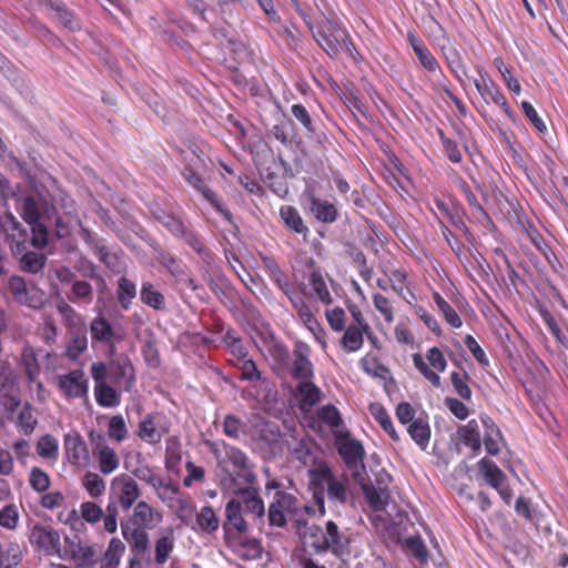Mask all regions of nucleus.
Segmentation results:
<instances>
[{
  "mask_svg": "<svg viewBox=\"0 0 568 568\" xmlns=\"http://www.w3.org/2000/svg\"><path fill=\"white\" fill-rule=\"evenodd\" d=\"M219 470L223 474V487L229 490L234 486L256 481L254 465L248 456L240 448L232 446L224 440L210 444Z\"/></svg>",
  "mask_w": 568,
  "mask_h": 568,
  "instance_id": "nucleus-1",
  "label": "nucleus"
},
{
  "mask_svg": "<svg viewBox=\"0 0 568 568\" xmlns=\"http://www.w3.org/2000/svg\"><path fill=\"white\" fill-rule=\"evenodd\" d=\"M55 214V206L41 195L24 196L20 205V215L31 227V244L38 250L48 245L49 232L47 222Z\"/></svg>",
  "mask_w": 568,
  "mask_h": 568,
  "instance_id": "nucleus-2",
  "label": "nucleus"
},
{
  "mask_svg": "<svg viewBox=\"0 0 568 568\" xmlns=\"http://www.w3.org/2000/svg\"><path fill=\"white\" fill-rule=\"evenodd\" d=\"M314 514L313 507L304 504L295 495L277 490L268 508V521L272 526L283 527L286 524V517H290L295 527L297 519H304V515Z\"/></svg>",
  "mask_w": 568,
  "mask_h": 568,
  "instance_id": "nucleus-3",
  "label": "nucleus"
},
{
  "mask_svg": "<svg viewBox=\"0 0 568 568\" xmlns=\"http://www.w3.org/2000/svg\"><path fill=\"white\" fill-rule=\"evenodd\" d=\"M316 42L329 55H336L344 47L354 57V44L345 30L341 29L334 21H325L318 31L314 33Z\"/></svg>",
  "mask_w": 568,
  "mask_h": 568,
  "instance_id": "nucleus-4",
  "label": "nucleus"
},
{
  "mask_svg": "<svg viewBox=\"0 0 568 568\" xmlns=\"http://www.w3.org/2000/svg\"><path fill=\"white\" fill-rule=\"evenodd\" d=\"M92 346H104L108 356L116 354V344L123 341V333L114 327L103 315H98L90 323Z\"/></svg>",
  "mask_w": 568,
  "mask_h": 568,
  "instance_id": "nucleus-5",
  "label": "nucleus"
},
{
  "mask_svg": "<svg viewBox=\"0 0 568 568\" xmlns=\"http://www.w3.org/2000/svg\"><path fill=\"white\" fill-rule=\"evenodd\" d=\"M89 438L92 457L98 464L100 474L106 476L116 471L120 467V456L116 450L110 446L105 437L101 434L91 432Z\"/></svg>",
  "mask_w": 568,
  "mask_h": 568,
  "instance_id": "nucleus-6",
  "label": "nucleus"
},
{
  "mask_svg": "<svg viewBox=\"0 0 568 568\" xmlns=\"http://www.w3.org/2000/svg\"><path fill=\"white\" fill-rule=\"evenodd\" d=\"M141 495L139 485L128 474H120L110 483V498L112 504H119L123 510H129Z\"/></svg>",
  "mask_w": 568,
  "mask_h": 568,
  "instance_id": "nucleus-7",
  "label": "nucleus"
},
{
  "mask_svg": "<svg viewBox=\"0 0 568 568\" xmlns=\"http://www.w3.org/2000/svg\"><path fill=\"white\" fill-rule=\"evenodd\" d=\"M294 530L302 546L301 551H312L314 555L327 552L324 528L306 519H297Z\"/></svg>",
  "mask_w": 568,
  "mask_h": 568,
  "instance_id": "nucleus-8",
  "label": "nucleus"
},
{
  "mask_svg": "<svg viewBox=\"0 0 568 568\" xmlns=\"http://www.w3.org/2000/svg\"><path fill=\"white\" fill-rule=\"evenodd\" d=\"M65 550L77 568H94L101 554V548L82 541L78 536L65 538Z\"/></svg>",
  "mask_w": 568,
  "mask_h": 568,
  "instance_id": "nucleus-9",
  "label": "nucleus"
},
{
  "mask_svg": "<svg viewBox=\"0 0 568 568\" xmlns=\"http://www.w3.org/2000/svg\"><path fill=\"white\" fill-rule=\"evenodd\" d=\"M65 458L77 468H87L91 464V454L82 436L77 433H68L63 438Z\"/></svg>",
  "mask_w": 568,
  "mask_h": 568,
  "instance_id": "nucleus-10",
  "label": "nucleus"
},
{
  "mask_svg": "<svg viewBox=\"0 0 568 568\" xmlns=\"http://www.w3.org/2000/svg\"><path fill=\"white\" fill-rule=\"evenodd\" d=\"M170 432V423L165 415L154 413L146 415L139 423L138 436L148 444H159L162 437Z\"/></svg>",
  "mask_w": 568,
  "mask_h": 568,
  "instance_id": "nucleus-11",
  "label": "nucleus"
},
{
  "mask_svg": "<svg viewBox=\"0 0 568 568\" xmlns=\"http://www.w3.org/2000/svg\"><path fill=\"white\" fill-rule=\"evenodd\" d=\"M337 452L349 469H356L363 462V445L353 438L347 430L334 437Z\"/></svg>",
  "mask_w": 568,
  "mask_h": 568,
  "instance_id": "nucleus-12",
  "label": "nucleus"
},
{
  "mask_svg": "<svg viewBox=\"0 0 568 568\" xmlns=\"http://www.w3.org/2000/svg\"><path fill=\"white\" fill-rule=\"evenodd\" d=\"M1 227L10 243L14 255L22 254L27 250L28 231L21 225L12 213H7L1 220Z\"/></svg>",
  "mask_w": 568,
  "mask_h": 568,
  "instance_id": "nucleus-13",
  "label": "nucleus"
},
{
  "mask_svg": "<svg viewBox=\"0 0 568 568\" xmlns=\"http://www.w3.org/2000/svg\"><path fill=\"white\" fill-rule=\"evenodd\" d=\"M30 541L49 556L59 555L61 551L60 535L50 526L34 525L30 532Z\"/></svg>",
  "mask_w": 568,
  "mask_h": 568,
  "instance_id": "nucleus-14",
  "label": "nucleus"
},
{
  "mask_svg": "<svg viewBox=\"0 0 568 568\" xmlns=\"http://www.w3.org/2000/svg\"><path fill=\"white\" fill-rule=\"evenodd\" d=\"M110 357L109 374L112 382L120 387L123 386L125 390H130L134 384V368L130 358L125 355L116 356V354Z\"/></svg>",
  "mask_w": 568,
  "mask_h": 568,
  "instance_id": "nucleus-15",
  "label": "nucleus"
},
{
  "mask_svg": "<svg viewBox=\"0 0 568 568\" xmlns=\"http://www.w3.org/2000/svg\"><path fill=\"white\" fill-rule=\"evenodd\" d=\"M256 484L257 480L255 483L243 484L240 486L233 485V488L227 491L237 496L240 498L239 500H241V504L243 503L245 505L248 513L257 518H262L265 513V507Z\"/></svg>",
  "mask_w": 568,
  "mask_h": 568,
  "instance_id": "nucleus-16",
  "label": "nucleus"
},
{
  "mask_svg": "<svg viewBox=\"0 0 568 568\" xmlns=\"http://www.w3.org/2000/svg\"><path fill=\"white\" fill-rule=\"evenodd\" d=\"M326 550L331 551L337 558L343 559L349 555V537L341 530L333 520H327L324 525Z\"/></svg>",
  "mask_w": 568,
  "mask_h": 568,
  "instance_id": "nucleus-17",
  "label": "nucleus"
},
{
  "mask_svg": "<svg viewBox=\"0 0 568 568\" xmlns=\"http://www.w3.org/2000/svg\"><path fill=\"white\" fill-rule=\"evenodd\" d=\"M322 395L321 388L312 379L298 382L294 393L298 408L304 413L311 412L322 400Z\"/></svg>",
  "mask_w": 568,
  "mask_h": 568,
  "instance_id": "nucleus-18",
  "label": "nucleus"
},
{
  "mask_svg": "<svg viewBox=\"0 0 568 568\" xmlns=\"http://www.w3.org/2000/svg\"><path fill=\"white\" fill-rule=\"evenodd\" d=\"M58 386L61 392L70 398L82 397L88 390L87 379L81 369H75L60 376Z\"/></svg>",
  "mask_w": 568,
  "mask_h": 568,
  "instance_id": "nucleus-19",
  "label": "nucleus"
},
{
  "mask_svg": "<svg viewBox=\"0 0 568 568\" xmlns=\"http://www.w3.org/2000/svg\"><path fill=\"white\" fill-rule=\"evenodd\" d=\"M292 376L295 379L307 381L314 377L313 364L310 361V349L304 344L296 345L293 351Z\"/></svg>",
  "mask_w": 568,
  "mask_h": 568,
  "instance_id": "nucleus-20",
  "label": "nucleus"
},
{
  "mask_svg": "<svg viewBox=\"0 0 568 568\" xmlns=\"http://www.w3.org/2000/svg\"><path fill=\"white\" fill-rule=\"evenodd\" d=\"M312 483L320 487L314 491V498L318 506L320 516L326 514L324 504V488L335 477L332 469L326 464H320L316 468L310 470Z\"/></svg>",
  "mask_w": 568,
  "mask_h": 568,
  "instance_id": "nucleus-21",
  "label": "nucleus"
},
{
  "mask_svg": "<svg viewBox=\"0 0 568 568\" xmlns=\"http://www.w3.org/2000/svg\"><path fill=\"white\" fill-rule=\"evenodd\" d=\"M182 175L191 186L197 190L221 214L230 220V212L220 204L216 194L204 184L201 176H199L192 168H185L182 171Z\"/></svg>",
  "mask_w": 568,
  "mask_h": 568,
  "instance_id": "nucleus-22",
  "label": "nucleus"
},
{
  "mask_svg": "<svg viewBox=\"0 0 568 568\" xmlns=\"http://www.w3.org/2000/svg\"><path fill=\"white\" fill-rule=\"evenodd\" d=\"M480 420L485 428L484 433V445L487 453L491 456H496L500 453L505 445L503 435L498 426L488 416H481Z\"/></svg>",
  "mask_w": 568,
  "mask_h": 568,
  "instance_id": "nucleus-23",
  "label": "nucleus"
},
{
  "mask_svg": "<svg viewBox=\"0 0 568 568\" xmlns=\"http://www.w3.org/2000/svg\"><path fill=\"white\" fill-rule=\"evenodd\" d=\"M8 290L14 301L21 305L37 308L41 305V301L31 294L21 276H11L8 282Z\"/></svg>",
  "mask_w": 568,
  "mask_h": 568,
  "instance_id": "nucleus-24",
  "label": "nucleus"
},
{
  "mask_svg": "<svg viewBox=\"0 0 568 568\" xmlns=\"http://www.w3.org/2000/svg\"><path fill=\"white\" fill-rule=\"evenodd\" d=\"M310 210L314 217L323 223H334L338 217L334 202L315 195L310 196Z\"/></svg>",
  "mask_w": 568,
  "mask_h": 568,
  "instance_id": "nucleus-25",
  "label": "nucleus"
},
{
  "mask_svg": "<svg viewBox=\"0 0 568 568\" xmlns=\"http://www.w3.org/2000/svg\"><path fill=\"white\" fill-rule=\"evenodd\" d=\"M225 516L223 526L226 531L245 532L247 530V523L242 515L241 500L232 498L225 506Z\"/></svg>",
  "mask_w": 568,
  "mask_h": 568,
  "instance_id": "nucleus-26",
  "label": "nucleus"
},
{
  "mask_svg": "<svg viewBox=\"0 0 568 568\" xmlns=\"http://www.w3.org/2000/svg\"><path fill=\"white\" fill-rule=\"evenodd\" d=\"M317 416L322 423L331 428L334 437L347 430L339 410L332 404L323 405L317 410Z\"/></svg>",
  "mask_w": 568,
  "mask_h": 568,
  "instance_id": "nucleus-27",
  "label": "nucleus"
},
{
  "mask_svg": "<svg viewBox=\"0 0 568 568\" xmlns=\"http://www.w3.org/2000/svg\"><path fill=\"white\" fill-rule=\"evenodd\" d=\"M407 39L409 44L412 45L414 53L418 58L420 64L432 73L438 71V62L432 54V52L427 49V47L424 44V42L414 33H408Z\"/></svg>",
  "mask_w": 568,
  "mask_h": 568,
  "instance_id": "nucleus-28",
  "label": "nucleus"
},
{
  "mask_svg": "<svg viewBox=\"0 0 568 568\" xmlns=\"http://www.w3.org/2000/svg\"><path fill=\"white\" fill-rule=\"evenodd\" d=\"M478 469L487 485L491 488H498L507 481L505 473L496 465L495 462L484 457L477 463Z\"/></svg>",
  "mask_w": 568,
  "mask_h": 568,
  "instance_id": "nucleus-29",
  "label": "nucleus"
},
{
  "mask_svg": "<svg viewBox=\"0 0 568 568\" xmlns=\"http://www.w3.org/2000/svg\"><path fill=\"white\" fill-rule=\"evenodd\" d=\"M474 84L487 103L493 102L500 106L507 105L505 97L498 87L488 77L481 74V80L475 79Z\"/></svg>",
  "mask_w": 568,
  "mask_h": 568,
  "instance_id": "nucleus-30",
  "label": "nucleus"
},
{
  "mask_svg": "<svg viewBox=\"0 0 568 568\" xmlns=\"http://www.w3.org/2000/svg\"><path fill=\"white\" fill-rule=\"evenodd\" d=\"M38 355L31 345H26L21 351L20 365L30 383L37 382L41 372Z\"/></svg>",
  "mask_w": 568,
  "mask_h": 568,
  "instance_id": "nucleus-31",
  "label": "nucleus"
},
{
  "mask_svg": "<svg viewBox=\"0 0 568 568\" xmlns=\"http://www.w3.org/2000/svg\"><path fill=\"white\" fill-rule=\"evenodd\" d=\"M308 283L312 287L311 296H315L325 305L333 303V296L328 290L325 275L320 268L313 270L308 275Z\"/></svg>",
  "mask_w": 568,
  "mask_h": 568,
  "instance_id": "nucleus-32",
  "label": "nucleus"
},
{
  "mask_svg": "<svg viewBox=\"0 0 568 568\" xmlns=\"http://www.w3.org/2000/svg\"><path fill=\"white\" fill-rule=\"evenodd\" d=\"M133 520L143 528H152L161 521V515L146 501H139L133 510Z\"/></svg>",
  "mask_w": 568,
  "mask_h": 568,
  "instance_id": "nucleus-33",
  "label": "nucleus"
},
{
  "mask_svg": "<svg viewBox=\"0 0 568 568\" xmlns=\"http://www.w3.org/2000/svg\"><path fill=\"white\" fill-rule=\"evenodd\" d=\"M457 435L462 443L471 448L474 453H478L480 450V430L476 419H470L466 425L459 427Z\"/></svg>",
  "mask_w": 568,
  "mask_h": 568,
  "instance_id": "nucleus-34",
  "label": "nucleus"
},
{
  "mask_svg": "<svg viewBox=\"0 0 568 568\" xmlns=\"http://www.w3.org/2000/svg\"><path fill=\"white\" fill-rule=\"evenodd\" d=\"M280 216H281V220L283 221L284 225L288 230H291L295 233H298V234H306L308 232V229L304 224V221H303L300 212L294 206L283 205L280 209Z\"/></svg>",
  "mask_w": 568,
  "mask_h": 568,
  "instance_id": "nucleus-35",
  "label": "nucleus"
},
{
  "mask_svg": "<svg viewBox=\"0 0 568 568\" xmlns=\"http://www.w3.org/2000/svg\"><path fill=\"white\" fill-rule=\"evenodd\" d=\"M220 527V519L211 506H204L196 514V527L193 529L204 534H213Z\"/></svg>",
  "mask_w": 568,
  "mask_h": 568,
  "instance_id": "nucleus-36",
  "label": "nucleus"
},
{
  "mask_svg": "<svg viewBox=\"0 0 568 568\" xmlns=\"http://www.w3.org/2000/svg\"><path fill=\"white\" fill-rule=\"evenodd\" d=\"M94 396L101 407H116L121 403L120 393L108 383L94 385Z\"/></svg>",
  "mask_w": 568,
  "mask_h": 568,
  "instance_id": "nucleus-37",
  "label": "nucleus"
},
{
  "mask_svg": "<svg viewBox=\"0 0 568 568\" xmlns=\"http://www.w3.org/2000/svg\"><path fill=\"white\" fill-rule=\"evenodd\" d=\"M95 471H87L81 478V485L91 498H99L104 495L106 489V483Z\"/></svg>",
  "mask_w": 568,
  "mask_h": 568,
  "instance_id": "nucleus-38",
  "label": "nucleus"
},
{
  "mask_svg": "<svg viewBox=\"0 0 568 568\" xmlns=\"http://www.w3.org/2000/svg\"><path fill=\"white\" fill-rule=\"evenodd\" d=\"M363 490L369 506L374 510L382 511L388 505L389 493L386 488L375 486H363Z\"/></svg>",
  "mask_w": 568,
  "mask_h": 568,
  "instance_id": "nucleus-39",
  "label": "nucleus"
},
{
  "mask_svg": "<svg viewBox=\"0 0 568 568\" xmlns=\"http://www.w3.org/2000/svg\"><path fill=\"white\" fill-rule=\"evenodd\" d=\"M364 329L357 325H349L342 337V345L348 353L357 352L364 343Z\"/></svg>",
  "mask_w": 568,
  "mask_h": 568,
  "instance_id": "nucleus-40",
  "label": "nucleus"
},
{
  "mask_svg": "<svg viewBox=\"0 0 568 568\" xmlns=\"http://www.w3.org/2000/svg\"><path fill=\"white\" fill-rule=\"evenodd\" d=\"M408 433L412 437V439L423 449L426 448L429 438H430V427L422 417L416 418L413 420V423L408 426Z\"/></svg>",
  "mask_w": 568,
  "mask_h": 568,
  "instance_id": "nucleus-41",
  "label": "nucleus"
},
{
  "mask_svg": "<svg viewBox=\"0 0 568 568\" xmlns=\"http://www.w3.org/2000/svg\"><path fill=\"white\" fill-rule=\"evenodd\" d=\"M270 277L276 284V286L283 292V294L290 298V296H294L297 294L294 285L292 284L290 277L280 268V266L275 263H272L270 266Z\"/></svg>",
  "mask_w": 568,
  "mask_h": 568,
  "instance_id": "nucleus-42",
  "label": "nucleus"
},
{
  "mask_svg": "<svg viewBox=\"0 0 568 568\" xmlns=\"http://www.w3.org/2000/svg\"><path fill=\"white\" fill-rule=\"evenodd\" d=\"M37 453L41 458L55 462L59 456V443L52 435H44L37 443Z\"/></svg>",
  "mask_w": 568,
  "mask_h": 568,
  "instance_id": "nucleus-43",
  "label": "nucleus"
},
{
  "mask_svg": "<svg viewBox=\"0 0 568 568\" xmlns=\"http://www.w3.org/2000/svg\"><path fill=\"white\" fill-rule=\"evenodd\" d=\"M123 537L132 545L136 551H144L149 544L148 534L142 528L131 529L126 525H121Z\"/></svg>",
  "mask_w": 568,
  "mask_h": 568,
  "instance_id": "nucleus-44",
  "label": "nucleus"
},
{
  "mask_svg": "<svg viewBox=\"0 0 568 568\" xmlns=\"http://www.w3.org/2000/svg\"><path fill=\"white\" fill-rule=\"evenodd\" d=\"M140 297L145 305L154 310H161L164 306L163 294L158 291L150 282H144L142 284Z\"/></svg>",
  "mask_w": 568,
  "mask_h": 568,
  "instance_id": "nucleus-45",
  "label": "nucleus"
},
{
  "mask_svg": "<svg viewBox=\"0 0 568 568\" xmlns=\"http://www.w3.org/2000/svg\"><path fill=\"white\" fill-rule=\"evenodd\" d=\"M229 361L234 367H236L241 372V379L255 382L261 378V373L257 369L255 362L250 358H246V356L237 358L236 361Z\"/></svg>",
  "mask_w": 568,
  "mask_h": 568,
  "instance_id": "nucleus-46",
  "label": "nucleus"
},
{
  "mask_svg": "<svg viewBox=\"0 0 568 568\" xmlns=\"http://www.w3.org/2000/svg\"><path fill=\"white\" fill-rule=\"evenodd\" d=\"M434 302L438 310L442 312L445 321L454 328H459L463 325V322L456 311L450 306V304L445 301L438 293L433 295Z\"/></svg>",
  "mask_w": 568,
  "mask_h": 568,
  "instance_id": "nucleus-47",
  "label": "nucleus"
},
{
  "mask_svg": "<svg viewBox=\"0 0 568 568\" xmlns=\"http://www.w3.org/2000/svg\"><path fill=\"white\" fill-rule=\"evenodd\" d=\"M371 413L383 429L390 436L392 439L398 440L399 436L396 433L392 418L384 407L381 405H371Z\"/></svg>",
  "mask_w": 568,
  "mask_h": 568,
  "instance_id": "nucleus-48",
  "label": "nucleus"
},
{
  "mask_svg": "<svg viewBox=\"0 0 568 568\" xmlns=\"http://www.w3.org/2000/svg\"><path fill=\"white\" fill-rule=\"evenodd\" d=\"M174 548V537L173 531L169 530L166 535L162 536L156 540L155 544V561L158 564H164L170 554Z\"/></svg>",
  "mask_w": 568,
  "mask_h": 568,
  "instance_id": "nucleus-49",
  "label": "nucleus"
},
{
  "mask_svg": "<svg viewBox=\"0 0 568 568\" xmlns=\"http://www.w3.org/2000/svg\"><path fill=\"white\" fill-rule=\"evenodd\" d=\"M20 513L16 504H8L0 509V526L7 530L17 529Z\"/></svg>",
  "mask_w": 568,
  "mask_h": 568,
  "instance_id": "nucleus-50",
  "label": "nucleus"
},
{
  "mask_svg": "<svg viewBox=\"0 0 568 568\" xmlns=\"http://www.w3.org/2000/svg\"><path fill=\"white\" fill-rule=\"evenodd\" d=\"M124 548V544L120 539L112 538L104 554L103 568H115Z\"/></svg>",
  "mask_w": 568,
  "mask_h": 568,
  "instance_id": "nucleus-51",
  "label": "nucleus"
},
{
  "mask_svg": "<svg viewBox=\"0 0 568 568\" xmlns=\"http://www.w3.org/2000/svg\"><path fill=\"white\" fill-rule=\"evenodd\" d=\"M136 296L135 284L126 277H121L118 283V300L124 310L130 307L131 301Z\"/></svg>",
  "mask_w": 568,
  "mask_h": 568,
  "instance_id": "nucleus-52",
  "label": "nucleus"
},
{
  "mask_svg": "<svg viewBox=\"0 0 568 568\" xmlns=\"http://www.w3.org/2000/svg\"><path fill=\"white\" fill-rule=\"evenodd\" d=\"M153 489L158 497L164 503H171L179 499V487L161 477L154 484Z\"/></svg>",
  "mask_w": 568,
  "mask_h": 568,
  "instance_id": "nucleus-53",
  "label": "nucleus"
},
{
  "mask_svg": "<svg viewBox=\"0 0 568 568\" xmlns=\"http://www.w3.org/2000/svg\"><path fill=\"white\" fill-rule=\"evenodd\" d=\"M21 255V266L23 271L38 273L43 268L45 263V256L43 254L37 252H27L26 250Z\"/></svg>",
  "mask_w": 568,
  "mask_h": 568,
  "instance_id": "nucleus-54",
  "label": "nucleus"
},
{
  "mask_svg": "<svg viewBox=\"0 0 568 568\" xmlns=\"http://www.w3.org/2000/svg\"><path fill=\"white\" fill-rule=\"evenodd\" d=\"M414 366L416 369L434 386H440L439 375L430 369L429 365L425 362L424 357L419 353H415L412 356Z\"/></svg>",
  "mask_w": 568,
  "mask_h": 568,
  "instance_id": "nucleus-55",
  "label": "nucleus"
},
{
  "mask_svg": "<svg viewBox=\"0 0 568 568\" xmlns=\"http://www.w3.org/2000/svg\"><path fill=\"white\" fill-rule=\"evenodd\" d=\"M108 435L118 443L123 442L128 436L126 424L121 415L112 416L108 425Z\"/></svg>",
  "mask_w": 568,
  "mask_h": 568,
  "instance_id": "nucleus-56",
  "label": "nucleus"
},
{
  "mask_svg": "<svg viewBox=\"0 0 568 568\" xmlns=\"http://www.w3.org/2000/svg\"><path fill=\"white\" fill-rule=\"evenodd\" d=\"M51 6L57 13V18L65 28L72 31L80 28V24L73 13L69 11L62 2L54 0Z\"/></svg>",
  "mask_w": 568,
  "mask_h": 568,
  "instance_id": "nucleus-57",
  "label": "nucleus"
},
{
  "mask_svg": "<svg viewBox=\"0 0 568 568\" xmlns=\"http://www.w3.org/2000/svg\"><path fill=\"white\" fill-rule=\"evenodd\" d=\"M18 425L26 435L31 434L37 425V418L33 414V408L26 404L18 415Z\"/></svg>",
  "mask_w": 568,
  "mask_h": 568,
  "instance_id": "nucleus-58",
  "label": "nucleus"
},
{
  "mask_svg": "<svg viewBox=\"0 0 568 568\" xmlns=\"http://www.w3.org/2000/svg\"><path fill=\"white\" fill-rule=\"evenodd\" d=\"M326 491L328 499L331 500H335L341 504L347 500L348 493L346 485L336 476L326 485Z\"/></svg>",
  "mask_w": 568,
  "mask_h": 568,
  "instance_id": "nucleus-59",
  "label": "nucleus"
},
{
  "mask_svg": "<svg viewBox=\"0 0 568 568\" xmlns=\"http://www.w3.org/2000/svg\"><path fill=\"white\" fill-rule=\"evenodd\" d=\"M80 515L89 524H97L103 516L102 508L93 501H83L80 505Z\"/></svg>",
  "mask_w": 568,
  "mask_h": 568,
  "instance_id": "nucleus-60",
  "label": "nucleus"
},
{
  "mask_svg": "<svg viewBox=\"0 0 568 568\" xmlns=\"http://www.w3.org/2000/svg\"><path fill=\"white\" fill-rule=\"evenodd\" d=\"M158 220L166 230H169L176 237H182V235L185 234L186 232L183 222L171 214L163 213L158 216Z\"/></svg>",
  "mask_w": 568,
  "mask_h": 568,
  "instance_id": "nucleus-61",
  "label": "nucleus"
},
{
  "mask_svg": "<svg viewBox=\"0 0 568 568\" xmlns=\"http://www.w3.org/2000/svg\"><path fill=\"white\" fill-rule=\"evenodd\" d=\"M182 458L181 445L178 439L170 438L165 448V465L166 468L175 467Z\"/></svg>",
  "mask_w": 568,
  "mask_h": 568,
  "instance_id": "nucleus-62",
  "label": "nucleus"
},
{
  "mask_svg": "<svg viewBox=\"0 0 568 568\" xmlns=\"http://www.w3.org/2000/svg\"><path fill=\"white\" fill-rule=\"evenodd\" d=\"M244 423L234 415H226L223 422V433L233 439H239L244 432Z\"/></svg>",
  "mask_w": 568,
  "mask_h": 568,
  "instance_id": "nucleus-63",
  "label": "nucleus"
},
{
  "mask_svg": "<svg viewBox=\"0 0 568 568\" xmlns=\"http://www.w3.org/2000/svg\"><path fill=\"white\" fill-rule=\"evenodd\" d=\"M18 389V375L9 364L0 373V393L16 392Z\"/></svg>",
  "mask_w": 568,
  "mask_h": 568,
  "instance_id": "nucleus-64",
  "label": "nucleus"
}]
</instances>
